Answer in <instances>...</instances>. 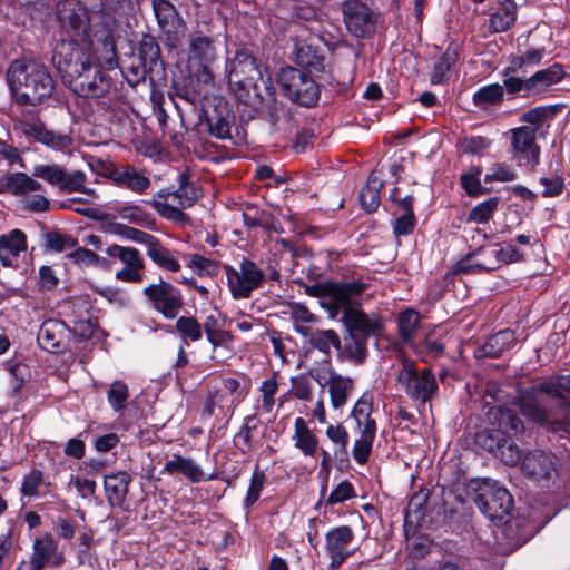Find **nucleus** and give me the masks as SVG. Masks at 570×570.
Here are the masks:
<instances>
[{
	"label": "nucleus",
	"mask_w": 570,
	"mask_h": 570,
	"mask_svg": "<svg viewBox=\"0 0 570 570\" xmlns=\"http://www.w3.org/2000/svg\"><path fill=\"white\" fill-rule=\"evenodd\" d=\"M519 409L523 416L551 431H560L566 428L563 419L553 417L551 412L542 407L531 394H525L520 399Z\"/></svg>",
	"instance_id": "obj_22"
},
{
	"label": "nucleus",
	"mask_w": 570,
	"mask_h": 570,
	"mask_svg": "<svg viewBox=\"0 0 570 570\" xmlns=\"http://www.w3.org/2000/svg\"><path fill=\"white\" fill-rule=\"evenodd\" d=\"M187 266L198 276H215L219 272V265L217 262L198 254L190 256Z\"/></svg>",
	"instance_id": "obj_60"
},
{
	"label": "nucleus",
	"mask_w": 570,
	"mask_h": 570,
	"mask_svg": "<svg viewBox=\"0 0 570 570\" xmlns=\"http://www.w3.org/2000/svg\"><path fill=\"white\" fill-rule=\"evenodd\" d=\"M382 181L372 173L368 177L367 184L360 191V202L362 207L367 213L375 212L381 203L380 188Z\"/></svg>",
	"instance_id": "obj_44"
},
{
	"label": "nucleus",
	"mask_w": 570,
	"mask_h": 570,
	"mask_svg": "<svg viewBox=\"0 0 570 570\" xmlns=\"http://www.w3.org/2000/svg\"><path fill=\"white\" fill-rule=\"evenodd\" d=\"M420 326V314L412 308L401 312L397 316V331L402 342L409 344L415 338Z\"/></svg>",
	"instance_id": "obj_42"
},
{
	"label": "nucleus",
	"mask_w": 570,
	"mask_h": 570,
	"mask_svg": "<svg viewBox=\"0 0 570 570\" xmlns=\"http://www.w3.org/2000/svg\"><path fill=\"white\" fill-rule=\"evenodd\" d=\"M277 82L283 95L297 105L312 107L320 99V87L316 81L298 68H283Z\"/></svg>",
	"instance_id": "obj_9"
},
{
	"label": "nucleus",
	"mask_w": 570,
	"mask_h": 570,
	"mask_svg": "<svg viewBox=\"0 0 570 570\" xmlns=\"http://www.w3.org/2000/svg\"><path fill=\"white\" fill-rule=\"evenodd\" d=\"M9 181L12 186V195L22 196L31 191L42 189V185L24 173H14L9 175Z\"/></svg>",
	"instance_id": "obj_53"
},
{
	"label": "nucleus",
	"mask_w": 570,
	"mask_h": 570,
	"mask_svg": "<svg viewBox=\"0 0 570 570\" xmlns=\"http://www.w3.org/2000/svg\"><path fill=\"white\" fill-rule=\"evenodd\" d=\"M224 271L228 288L235 299L249 298L252 293L259 288L265 281L264 271L254 261L246 257H243L237 267L225 265Z\"/></svg>",
	"instance_id": "obj_11"
},
{
	"label": "nucleus",
	"mask_w": 570,
	"mask_h": 570,
	"mask_svg": "<svg viewBox=\"0 0 570 570\" xmlns=\"http://www.w3.org/2000/svg\"><path fill=\"white\" fill-rule=\"evenodd\" d=\"M365 288L366 284L360 281L325 282L305 285L304 292L308 296L321 298V306L328 311L330 317L335 318L341 305L358 299Z\"/></svg>",
	"instance_id": "obj_5"
},
{
	"label": "nucleus",
	"mask_w": 570,
	"mask_h": 570,
	"mask_svg": "<svg viewBox=\"0 0 570 570\" xmlns=\"http://www.w3.org/2000/svg\"><path fill=\"white\" fill-rule=\"evenodd\" d=\"M14 127L28 138H31L53 150L61 151L72 145V138L70 135L49 130L39 117L20 119L16 121Z\"/></svg>",
	"instance_id": "obj_15"
},
{
	"label": "nucleus",
	"mask_w": 570,
	"mask_h": 570,
	"mask_svg": "<svg viewBox=\"0 0 570 570\" xmlns=\"http://www.w3.org/2000/svg\"><path fill=\"white\" fill-rule=\"evenodd\" d=\"M478 253H489L493 257V259H490L489 262H478L475 264L463 265L461 267L462 272L471 273L476 269L492 272L498 269L502 264L515 263L522 258L521 252L510 244L507 245L505 247H481L474 252V255Z\"/></svg>",
	"instance_id": "obj_19"
},
{
	"label": "nucleus",
	"mask_w": 570,
	"mask_h": 570,
	"mask_svg": "<svg viewBox=\"0 0 570 570\" xmlns=\"http://www.w3.org/2000/svg\"><path fill=\"white\" fill-rule=\"evenodd\" d=\"M107 254L110 257L119 258L125 266L145 268V262L138 249L134 247H122L120 245H112L107 248Z\"/></svg>",
	"instance_id": "obj_50"
},
{
	"label": "nucleus",
	"mask_w": 570,
	"mask_h": 570,
	"mask_svg": "<svg viewBox=\"0 0 570 570\" xmlns=\"http://www.w3.org/2000/svg\"><path fill=\"white\" fill-rule=\"evenodd\" d=\"M396 385L413 402L425 404L439 392V384L433 371L420 370L413 361L405 360L396 375Z\"/></svg>",
	"instance_id": "obj_6"
},
{
	"label": "nucleus",
	"mask_w": 570,
	"mask_h": 570,
	"mask_svg": "<svg viewBox=\"0 0 570 570\" xmlns=\"http://www.w3.org/2000/svg\"><path fill=\"white\" fill-rule=\"evenodd\" d=\"M367 340L361 336L350 335L344 346L345 356L356 364H362L367 355Z\"/></svg>",
	"instance_id": "obj_56"
},
{
	"label": "nucleus",
	"mask_w": 570,
	"mask_h": 570,
	"mask_svg": "<svg viewBox=\"0 0 570 570\" xmlns=\"http://www.w3.org/2000/svg\"><path fill=\"white\" fill-rule=\"evenodd\" d=\"M4 366L9 372V394L14 396L20 392L21 387L30 379V371L28 365L21 362L9 361L4 364Z\"/></svg>",
	"instance_id": "obj_47"
},
{
	"label": "nucleus",
	"mask_w": 570,
	"mask_h": 570,
	"mask_svg": "<svg viewBox=\"0 0 570 570\" xmlns=\"http://www.w3.org/2000/svg\"><path fill=\"white\" fill-rule=\"evenodd\" d=\"M344 23L355 37H365L375 30L376 14L361 0H345L342 3Z\"/></svg>",
	"instance_id": "obj_16"
},
{
	"label": "nucleus",
	"mask_w": 570,
	"mask_h": 570,
	"mask_svg": "<svg viewBox=\"0 0 570 570\" xmlns=\"http://www.w3.org/2000/svg\"><path fill=\"white\" fill-rule=\"evenodd\" d=\"M107 177L115 186L137 195H144L151 187L150 178L129 164L114 166Z\"/></svg>",
	"instance_id": "obj_18"
},
{
	"label": "nucleus",
	"mask_w": 570,
	"mask_h": 570,
	"mask_svg": "<svg viewBox=\"0 0 570 570\" xmlns=\"http://www.w3.org/2000/svg\"><path fill=\"white\" fill-rule=\"evenodd\" d=\"M294 446L302 451L305 456H315L318 449V440L306 425L304 419L297 417L294 423L292 436Z\"/></svg>",
	"instance_id": "obj_36"
},
{
	"label": "nucleus",
	"mask_w": 570,
	"mask_h": 570,
	"mask_svg": "<svg viewBox=\"0 0 570 570\" xmlns=\"http://www.w3.org/2000/svg\"><path fill=\"white\" fill-rule=\"evenodd\" d=\"M27 248L26 235L20 229H12L0 236V261L3 266H11L14 258Z\"/></svg>",
	"instance_id": "obj_31"
},
{
	"label": "nucleus",
	"mask_w": 570,
	"mask_h": 570,
	"mask_svg": "<svg viewBox=\"0 0 570 570\" xmlns=\"http://www.w3.org/2000/svg\"><path fill=\"white\" fill-rule=\"evenodd\" d=\"M200 196L199 190L189 184L188 176L181 174L179 176V187L173 191V197L178 200L181 208L190 207Z\"/></svg>",
	"instance_id": "obj_51"
},
{
	"label": "nucleus",
	"mask_w": 570,
	"mask_h": 570,
	"mask_svg": "<svg viewBox=\"0 0 570 570\" xmlns=\"http://www.w3.org/2000/svg\"><path fill=\"white\" fill-rule=\"evenodd\" d=\"M326 436L337 446L335 455H347L348 433L342 424H330L326 429Z\"/></svg>",
	"instance_id": "obj_61"
},
{
	"label": "nucleus",
	"mask_w": 570,
	"mask_h": 570,
	"mask_svg": "<svg viewBox=\"0 0 570 570\" xmlns=\"http://www.w3.org/2000/svg\"><path fill=\"white\" fill-rule=\"evenodd\" d=\"M354 539V532L348 525L331 529L325 534V551L331 559L330 567L337 570L352 554L348 546Z\"/></svg>",
	"instance_id": "obj_17"
},
{
	"label": "nucleus",
	"mask_w": 570,
	"mask_h": 570,
	"mask_svg": "<svg viewBox=\"0 0 570 570\" xmlns=\"http://www.w3.org/2000/svg\"><path fill=\"white\" fill-rule=\"evenodd\" d=\"M217 58V49L212 35L199 26L188 36V62L197 81L204 85L214 82L212 65Z\"/></svg>",
	"instance_id": "obj_7"
},
{
	"label": "nucleus",
	"mask_w": 570,
	"mask_h": 570,
	"mask_svg": "<svg viewBox=\"0 0 570 570\" xmlns=\"http://www.w3.org/2000/svg\"><path fill=\"white\" fill-rule=\"evenodd\" d=\"M499 203L500 199L497 196L485 199L470 210L468 220L476 224L488 223L498 209Z\"/></svg>",
	"instance_id": "obj_54"
},
{
	"label": "nucleus",
	"mask_w": 570,
	"mask_h": 570,
	"mask_svg": "<svg viewBox=\"0 0 570 570\" xmlns=\"http://www.w3.org/2000/svg\"><path fill=\"white\" fill-rule=\"evenodd\" d=\"M96 41L77 42L61 39L52 52V63L67 86L99 65L114 70L118 66L116 41L112 31L104 26L95 30Z\"/></svg>",
	"instance_id": "obj_1"
},
{
	"label": "nucleus",
	"mask_w": 570,
	"mask_h": 570,
	"mask_svg": "<svg viewBox=\"0 0 570 570\" xmlns=\"http://www.w3.org/2000/svg\"><path fill=\"white\" fill-rule=\"evenodd\" d=\"M139 57L145 68L151 69L160 59V48L154 38H145L139 46Z\"/></svg>",
	"instance_id": "obj_58"
},
{
	"label": "nucleus",
	"mask_w": 570,
	"mask_h": 570,
	"mask_svg": "<svg viewBox=\"0 0 570 570\" xmlns=\"http://www.w3.org/2000/svg\"><path fill=\"white\" fill-rule=\"evenodd\" d=\"M58 19L67 40L77 42L96 41L90 35L89 17L86 8L79 2L67 0L58 3Z\"/></svg>",
	"instance_id": "obj_12"
},
{
	"label": "nucleus",
	"mask_w": 570,
	"mask_h": 570,
	"mask_svg": "<svg viewBox=\"0 0 570 570\" xmlns=\"http://www.w3.org/2000/svg\"><path fill=\"white\" fill-rule=\"evenodd\" d=\"M517 342L515 333L512 330H502L489 336L478 347V354L483 357H499L503 352L512 348Z\"/></svg>",
	"instance_id": "obj_29"
},
{
	"label": "nucleus",
	"mask_w": 570,
	"mask_h": 570,
	"mask_svg": "<svg viewBox=\"0 0 570 570\" xmlns=\"http://www.w3.org/2000/svg\"><path fill=\"white\" fill-rule=\"evenodd\" d=\"M474 501L480 511L493 522H504L514 505L510 492L498 481L490 479L480 483Z\"/></svg>",
	"instance_id": "obj_10"
},
{
	"label": "nucleus",
	"mask_w": 570,
	"mask_h": 570,
	"mask_svg": "<svg viewBox=\"0 0 570 570\" xmlns=\"http://www.w3.org/2000/svg\"><path fill=\"white\" fill-rule=\"evenodd\" d=\"M175 328L180 334L186 345V340L197 342L203 335L202 324L193 316H180L177 318Z\"/></svg>",
	"instance_id": "obj_52"
},
{
	"label": "nucleus",
	"mask_w": 570,
	"mask_h": 570,
	"mask_svg": "<svg viewBox=\"0 0 570 570\" xmlns=\"http://www.w3.org/2000/svg\"><path fill=\"white\" fill-rule=\"evenodd\" d=\"M504 98V87L500 83H491L481 87L473 94V104L481 108L485 109L492 105H498L503 101Z\"/></svg>",
	"instance_id": "obj_43"
},
{
	"label": "nucleus",
	"mask_w": 570,
	"mask_h": 570,
	"mask_svg": "<svg viewBox=\"0 0 570 570\" xmlns=\"http://www.w3.org/2000/svg\"><path fill=\"white\" fill-rule=\"evenodd\" d=\"M566 76L560 63H553L546 69L538 70L529 77L534 96L546 92L551 86L559 83Z\"/></svg>",
	"instance_id": "obj_33"
},
{
	"label": "nucleus",
	"mask_w": 570,
	"mask_h": 570,
	"mask_svg": "<svg viewBox=\"0 0 570 570\" xmlns=\"http://www.w3.org/2000/svg\"><path fill=\"white\" fill-rule=\"evenodd\" d=\"M46 246L52 252L60 253L77 245V239L70 235L61 234L59 232H50L45 236Z\"/></svg>",
	"instance_id": "obj_62"
},
{
	"label": "nucleus",
	"mask_w": 570,
	"mask_h": 570,
	"mask_svg": "<svg viewBox=\"0 0 570 570\" xmlns=\"http://www.w3.org/2000/svg\"><path fill=\"white\" fill-rule=\"evenodd\" d=\"M62 552L51 534L37 538L33 541L32 556L29 561L30 570H42L47 564L59 567L63 563Z\"/></svg>",
	"instance_id": "obj_21"
},
{
	"label": "nucleus",
	"mask_w": 570,
	"mask_h": 570,
	"mask_svg": "<svg viewBox=\"0 0 570 570\" xmlns=\"http://www.w3.org/2000/svg\"><path fill=\"white\" fill-rule=\"evenodd\" d=\"M428 498L429 492L426 490H420L410 499L404 517V530L406 534L412 524H417L424 517Z\"/></svg>",
	"instance_id": "obj_41"
},
{
	"label": "nucleus",
	"mask_w": 570,
	"mask_h": 570,
	"mask_svg": "<svg viewBox=\"0 0 570 570\" xmlns=\"http://www.w3.org/2000/svg\"><path fill=\"white\" fill-rule=\"evenodd\" d=\"M242 216L244 224L249 228L262 227L266 230L277 232L276 224L278 222L275 219V217L269 212L259 209L254 204H245Z\"/></svg>",
	"instance_id": "obj_38"
},
{
	"label": "nucleus",
	"mask_w": 570,
	"mask_h": 570,
	"mask_svg": "<svg viewBox=\"0 0 570 570\" xmlns=\"http://www.w3.org/2000/svg\"><path fill=\"white\" fill-rule=\"evenodd\" d=\"M43 482V473L40 470H33L23 476L21 483L22 497L35 498L39 495V488Z\"/></svg>",
	"instance_id": "obj_64"
},
{
	"label": "nucleus",
	"mask_w": 570,
	"mask_h": 570,
	"mask_svg": "<svg viewBox=\"0 0 570 570\" xmlns=\"http://www.w3.org/2000/svg\"><path fill=\"white\" fill-rule=\"evenodd\" d=\"M295 61L308 71H324V56L311 45H299L296 47Z\"/></svg>",
	"instance_id": "obj_40"
},
{
	"label": "nucleus",
	"mask_w": 570,
	"mask_h": 570,
	"mask_svg": "<svg viewBox=\"0 0 570 570\" xmlns=\"http://www.w3.org/2000/svg\"><path fill=\"white\" fill-rule=\"evenodd\" d=\"M65 175V169L60 167L59 165H39L36 166L32 176L43 179L48 184L52 186H58L60 188L62 184Z\"/></svg>",
	"instance_id": "obj_57"
},
{
	"label": "nucleus",
	"mask_w": 570,
	"mask_h": 570,
	"mask_svg": "<svg viewBox=\"0 0 570 570\" xmlns=\"http://www.w3.org/2000/svg\"><path fill=\"white\" fill-rule=\"evenodd\" d=\"M355 304H357V299L353 303L341 305L343 309L342 322L348 334L366 340L380 335L384 328L383 318L377 314H366Z\"/></svg>",
	"instance_id": "obj_14"
},
{
	"label": "nucleus",
	"mask_w": 570,
	"mask_h": 570,
	"mask_svg": "<svg viewBox=\"0 0 570 570\" xmlns=\"http://www.w3.org/2000/svg\"><path fill=\"white\" fill-rule=\"evenodd\" d=\"M100 66L94 67V70L77 78L67 87L76 95L85 98H101L110 90L109 79L100 71Z\"/></svg>",
	"instance_id": "obj_20"
},
{
	"label": "nucleus",
	"mask_w": 570,
	"mask_h": 570,
	"mask_svg": "<svg viewBox=\"0 0 570 570\" xmlns=\"http://www.w3.org/2000/svg\"><path fill=\"white\" fill-rule=\"evenodd\" d=\"M146 253L151 262L163 269H167L169 272H178L180 269L178 259L155 236L147 245Z\"/></svg>",
	"instance_id": "obj_37"
},
{
	"label": "nucleus",
	"mask_w": 570,
	"mask_h": 570,
	"mask_svg": "<svg viewBox=\"0 0 570 570\" xmlns=\"http://www.w3.org/2000/svg\"><path fill=\"white\" fill-rule=\"evenodd\" d=\"M153 11L160 30L168 35H177L184 21L176 7L168 0H151Z\"/></svg>",
	"instance_id": "obj_27"
},
{
	"label": "nucleus",
	"mask_w": 570,
	"mask_h": 570,
	"mask_svg": "<svg viewBox=\"0 0 570 570\" xmlns=\"http://www.w3.org/2000/svg\"><path fill=\"white\" fill-rule=\"evenodd\" d=\"M164 471L170 475L181 474L193 483L204 480V471L193 459L174 454L164 465Z\"/></svg>",
	"instance_id": "obj_30"
},
{
	"label": "nucleus",
	"mask_w": 570,
	"mask_h": 570,
	"mask_svg": "<svg viewBox=\"0 0 570 570\" xmlns=\"http://www.w3.org/2000/svg\"><path fill=\"white\" fill-rule=\"evenodd\" d=\"M131 475L126 471H119L105 476L104 488L108 503L111 507H122L128 494Z\"/></svg>",
	"instance_id": "obj_28"
},
{
	"label": "nucleus",
	"mask_w": 570,
	"mask_h": 570,
	"mask_svg": "<svg viewBox=\"0 0 570 570\" xmlns=\"http://www.w3.org/2000/svg\"><path fill=\"white\" fill-rule=\"evenodd\" d=\"M227 79L236 99L246 106L257 107L265 95L273 94L271 79L263 78L257 59L245 49L237 50L227 61Z\"/></svg>",
	"instance_id": "obj_2"
},
{
	"label": "nucleus",
	"mask_w": 570,
	"mask_h": 570,
	"mask_svg": "<svg viewBox=\"0 0 570 570\" xmlns=\"http://www.w3.org/2000/svg\"><path fill=\"white\" fill-rule=\"evenodd\" d=\"M67 326L63 322L49 318L45 321L37 334L39 346L50 353H58L63 348Z\"/></svg>",
	"instance_id": "obj_25"
},
{
	"label": "nucleus",
	"mask_w": 570,
	"mask_h": 570,
	"mask_svg": "<svg viewBox=\"0 0 570 570\" xmlns=\"http://www.w3.org/2000/svg\"><path fill=\"white\" fill-rule=\"evenodd\" d=\"M151 307L167 320H174L184 306L180 289L169 282L159 278L157 283L149 284L142 289Z\"/></svg>",
	"instance_id": "obj_13"
},
{
	"label": "nucleus",
	"mask_w": 570,
	"mask_h": 570,
	"mask_svg": "<svg viewBox=\"0 0 570 570\" xmlns=\"http://www.w3.org/2000/svg\"><path fill=\"white\" fill-rule=\"evenodd\" d=\"M325 383L328 386L332 406L334 409L343 407L354 389L353 380L347 376H342L335 372H331V375L327 377Z\"/></svg>",
	"instance_id": "obj_32"
},
{
	"label": "nucleus",
	"mask_w": 570,
	"mask_h": 570,
	"mask_svg": "<svg viewBox=\"0 0 570 570\" xmlns=\"http://www.w3.org/2000/svg\"><path fill=\"white\" fill-rule=\"evenodd\" d=\"M87 180V176L81 170H73L71 173H66L63 175L62 184L60 186V190L62 193H83L91 198H96L97 194L95 189L87 188L85 186Z\"/></svg>",
	"instance_id": "obj_46"
},
{
	"label": "nucleus",
	"mask_w": 570,
	"mask_h": 570,
	"mask_svg": "<svg viewBox=\"0 0 570 570\" xmlns=\"http://www.w3.org/2000/svg\"><path fill=\"white\" fill-rule=\"evenodd\" d=\"M372 397L364 394L354 404L352 417L356 423L357 438L352 448V455L358 464H365L372 452L376 436V422L372 417Z\"/></svg>",
	"instance_id": "obj_8"
},
{
	"label": "nucleus",
	"mask_w": 570,
	"mask_h": 570,
	"mask_svg": "<svg viewBox=\"0 0 570 570\" xmlns=\"http://www.w3.org/2000/svg\"><path fill=\"white\" fill-rule=\"evenodd\" d=\"M543 393L554 399L570 396V374L549 376L532 386V393Z\"/></svg>",
	"instance_id": "obj_34"
},
{
	"label": "nucleus",
	"mask_w": 570,
	"mask_h": 570,
	"mask_svg": "<svg viewBox=\"0 0 570 570\" xmlns=\"http://www.w3.org/2000/svg\"><path fill=\"white\" fill-rule=\"evenodd\" d=\"M234 122V115L229 111L226 101L218 98L213 111L206 112V124L212 136L218 139H230V126Z\"/></svg>",
	"instance_id": "obj_26"
},
{
	"label": "nucleus",
	"mask_w": 570,
	"mask_h": 570,
	"mask_svg": "<svg viewBox=\"0 0 570 570\" xmlns=\"http://www.w3.org/2000/svg\"><path fill=\"white\" fill-rule=\"evenodd\" d=\"M490 419L492 425L497 428L479 432L475 436L476 444L500 458L505 464H517L521 459V452L510 435L523 432V422L508 407L492 409Z\"/></svg>",
	"instance_id": "obj_4"
},
{
	"label": "nucleus",
	"mask_w": 570,
	"mask_h": 570,
	"mask_svg": "<svg viewBox=\"0 0 570 570\" xmlns=\"http://www.w3.org/2000/svg\"><path fill=\"white\" fill-rule=\"evenodd\" d=\"M308 344L326 355H330L332 347L341 350V338L334 330H316Z\"/></svg>",
	"instance_id": "obj_48"
},
{
	"label": "nucleus",
	"mask_w": 570,
	"mask_h": 570,
	"mask_svg": "<svg viewBox=\"0 0 570 570\" xmlns=\"http://www.w3.org/2000/svg\"><path fill=\"white\" fill-rule=\"evenodd\" d=\"M514 69V67H509L503 70L504 79L502 86L504 87V91H507L508 95L512 97L519 96L523 98H529L534 96L532 92V87L530 85L529 78L523 79L520 77L509 76V73Z\"/></svg>",
	"instance_id": "obj_45"
},
{
	"label": "nucleus",
	"mask_w": 570,
	"mask_h": 570,
	"mask_svg": "<svg viewBox=\"0 0 570 570\" xmlns=\"http://www.w3.org/2000/svg\"><path fill=\"white\" fill-rule=\"evenodd\" d=\"M8 83L18 105L38 107L53 95L56 85L49 69L36 61L14 60Z\"/></svg>",
	"instance_id": "obj_3"
},
{
	"label": "nucleus",
	"mask_w": 570,
	"mask_h": 570,
	"mask_svg": "<svg viewBox=\"0 0 570 570\" xmlns=\"http://www.w3.org/2000/svg\"><path fill=\"white\" fill-rule=\"evenodd\" d=\"M499 8L491 13L489 28L493 32L508 30L517 20V6L513 0H498Z\"/></svg>",
	"instance_id": "obj_35"
},
{
	"label": "nucleus",
	"mask_w": 570,
	"mask_h": 570,
	"mask_svg": "<svg viewBox=\"0 0 570 570\" xmlns=\"http://www.w3.org/2000/svg\"><path fill=\"white\" fill-rule=\"evenodd\" d=\"M265 479H266V476L263 471H259L257 468L253 471L249 487H248L246 497L244 499L245 508L252 507L259 499L261 492L264 487Z\"/></svg>",
	"instance_id": "obj_63"
},
{
	"label": "nucleus",
	"mask_w": 570,
	"mask_h": 570,
	"mask_svg": "<svg viewBox=\"0 0 570 570\" xmlns=\"http://www.w3.org/2000/svg\"><path fill=\"white\" fill-rule=\"evenodd\" d=\"M459 60V46L455 43H451L445 52L440 57V59L435 62L433 71L431 73L430 81L432 85H441L444 83L448 79V73L451 68Z\"/></svg>",
	"instance_id": "obj_39"
},
{
	"label": "nucleus",
	"mask_w": 570,
	"mask_h": 570,
	"mask_svg": "<svg viewBox=\"0 0 570 570\" xmlns=\"http://www.w3.org/2000/svg\"><path fill=\"white\" fill-rule=\"evenodd\" d=\"M128 397L129 390L126 383L122 381L111 383L107 392V400L115 412H121L126 407Z\"/></svg>",
	"instance_id": "obj_55"
},
{
	"label": "nucleus",
	"mask_w": 570,
	"mask_h": 570,
	"mask_svg": "<svg viewBox=\"0 0 570 570\" xmlns=\"http://www.w3.org/2000/svg\"><path fill=\"white\" fill-rule=\"evenodd\" d=\"M553 459L550 452L543 450L529 452L522 460V472L532 480H546L554 471Z\"/></svg>",
	"instance_id": "obj_24"
},
{
	"label": "nucleus",
	"mask_w": 570,
	"mask_h": 570,
	"mask_svg": "<svg viewBox=\"0 0 570 570\" xmlns=\"http://www.w3.org/2000/svg\"><path fill=\"white\" fill-rule=\"evenodd\" d=\"M116 212L119 218L139 226H148L154 222L151 215L147 213L140 205L125 204L118 206Z\"/></svg>",
	"instance_id": "obj_49"
},
{
	"label": "nucleus",
	"mask_w": 570,
	"mask_h": 570,
	"mask_svg": "<svg viewBox=\"0 0 570 570\" xmlns=\"http://www.w3.org/2000/svg\"><path fill=\"white\" fill-rule=\"evenodd\" d=\"M537 128L521 126L511 130V145L515 153L521 154L533 165L540 160V147L535 142Z\"/></svg>",
	"instance_id": "obj_23"
},
{
	"label": "nucleus",
	"mask_w": 570,
	"mask_h": 570,
	"mask_svg": "<svg viewBox=\"0 0 570 570\" xmlns=\"http://www.w3.org/2000/svg\"><path fill=\"white\" fill-rule=\"evenodd\" d=\"M111 229L116 235H118L125 239H128V240H131V242H135L138 244H144L146 246L153 240V237H154V235H151V234H148L146 232H142L140 229H137V228H134V227H130L128 225L120 224V223L112 224Z\"/></svg>",
	"instance_id": "obj_59"
}]
</instances>
